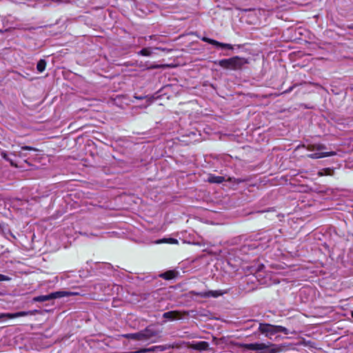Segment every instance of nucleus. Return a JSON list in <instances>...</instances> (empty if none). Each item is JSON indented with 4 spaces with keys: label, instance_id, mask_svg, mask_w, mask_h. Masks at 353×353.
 Here are the masks:
<instances>
[{
    "label": "nucleus",
    "instance_id": "obj_1",
    "mask_svg": "<svg viewBox=\"0 0 353 353\" xmlns=\"http://www.w3.org/2000/svg\"><path fill=\"white\" fill-rule=\"evenodd\" d=\"M325 148V145L321 143L310 144L307 145V150L313 152V153L308 154L307 157L311 159H316L336 155V152L333 151L323 152Z\"/></svg>",
    "mask_w": 353,
    "mask_h": 353
},
{
    "label": "nucleus",
    "instance_id": "obj_2",
    "mask_svg": "<svg viewBox=\"0 0 353 353\" xmlns=\"http://www.w3.org/2000/svg\"><path fill=\"white\" fill-rule=\"evenodd\" d=\"M259 330L270 339H272L279 332H282L285 334H289L290 333V332L285 327L268 323H260Z\"/></svg>",
    "mask_w": 353,
    "mask_h": 353
},
{
    "label": "nucleus",
    "instance_id": "obj_3",
    "mask_svg": "<svg viewBox=\"0 0 353 353\" xmlns=\"http://www.w3.org/2000/svg\"><path fill=\"white\" fill-rule=\"evenodd\" d=\"M80 293L77 292H72V291H65V290H61V291H57L54 292H52L49 294L46 295H40L35 296L33 299V301L35 302H45L49 300L55 299H60L65 296H77L79 295Z\"/></svg>",
    "mask_w": 353,
    "mask_h": 353
},
{
    "label": "nucleus",
    "instance_id": "obj_4",
    "mask_svg": "<svg viewBox=\"0 0 353 353\" xmlns=\"http://www.w3.org/2000/svg\"><path fill=\"white\" fill-rule=\"evenodd\" d=\"M141 341L148 343H153L157 341L159 337V331L153 325L148 326L144 330L140 331Z\"/></svg>",
    "mask_w": 353,
    "mask_h": 353
},
{
    "label": "nucleus",
    "instance_id": "obj_5",
    "mask_svg": "<svg viewBox=\"0 0 353 353\" xmlns=\"http://www.w3.org/2000/svg\"><path fill=\"white\" fill-rule=\"evenodd\" d=\"M225 290H207L204 292H196L190 291V294L193 296H197L201 298L209 299V298H217L225 294Z\"/></svg>",
    "mask_w": 353,
    "mask_h": 353
},
{
    "label": "nucleus",
    "instance_id": "obj_6",
    "mask_svg": "<svg viewBox=\"0 0 353 353\" xmlns=\"http://www.w3.org/2000/svg\"><path fill=\"white\" fill-rule=\"evenodd\" d=\"M202 40L203 41H205V42L210 43V44L214 45V46H215L217 48H223V49H228V50H232L233 49V46L231 44L221 43V42H219V41H217L216 40H214L212 39H210V38H207V37H203Z\"/></svg>",
    "mask_w": 353,
    "mask_h": 353
},
{
    "label": "nucleus",
    "instance_id": "obj_7",
    "mask_svg": "<svg viewBox=\"0 0 353 353\" xmlns=\"http://www.w3.org/2000/svg\"><path fill=\"white\" fill-rule=\"evenodd\" d=\"M231 59L232 64V70H239L241 68V67L247 63L246 60L244 58H241L237 56L232 57Z\"/></svg>",
    "mask_w": 353,
    "mask_h": 353
},
{
    "label": "nucleus",
    "instance_id": "obj_8",
    "mask_svg": "<svg viewBox=\"0 0 353 353\" xmlns=\"http://www.w3.org/2000/svg\"><path fill=\"white\" fill-rule=\"evenodd\" d=\"M33 314V312L32 311H23V312H18L15 313H6V314H2L0 317L1 316H6L8 319H14L21 316H25L28 315H32Z\"/></svg>",
    "mask_w": 353,
    "mask_h": 353
},
{
    "label": "nucleus",
    "instance_id": "obj_9",
    "mask_svg": "<svg viewBox=\"0 0 353 353\" xmlns=\"http://www.w3.org/2000/svg\"><path fill=\"white\" fill-rule=\"evenodd\" d=\"M245 347L250 350H261L266 347L263 343H249L245 345Z\"/></svg>",
    "mask_w": 353,
    "mask_h": 353
},
{
    "label": "nucleus",
    "instance_id": "obj_10",
    "mask_svg": "<svg viewBox=\"0 0 353 353\" xmlns=\"http://www.w3.org/2000/svg\"><path fill=\"white\" fill-rule=\"evenodd\" d=\"M218 64L223 68L232 70L231 58L219 60Z\"/></svg>",
    "mask_w": 353,
    "mask_h": 353
},
{
    "label": "nucleus",
    "instance_id": "obj_11",
    "mask_svg": "<svg viewBox=\"0 0 353 353\" xmlns=\"http://www.w3.org/2000/svg\"><path fill=\"white\" fill-rule=\"evenodd\" d=\"M208 181L211 183H221L225 181V178L221 176H215L214 174H209Z\"/></svg>",
    "mask_w": 353,
    "mask_h": 353
},
{
    "label": "nucleus",
    "instance_id": "obj_12",
    "mask_svg": "<svg viewBox=\"0 0 353 353\" xmlns=\"http://www.w3.org/2000/svg\"><path fill=\"white\" fill-rule=\"evenodd\" d=\"M208 343L206 341H199L192 344V347L198 350H205L208 347Z\"/></svg>",
    "mask_w": 353,
    "mask_h": 353
},
{
    "label": "nucleus",
    "instance_id": "obj_13",
    "mask_svg": "<svg viewBox=\"0 0 353 353\" xmlns=\"http://www.w3.org/2000/svg\"><path fill=\"white\" fill-rule=\"evenodd\" d=\"M156 244H160V243H170V244H178L179 241L177 239L174 238H163L161 239L157 240L154 242Z\"/></svg>",
    "mask_w": 353,
    "mask_h": 353
},
{
    "label": "nucleus",
    "instance_id": "obj_14",
    "mask_svg": "<svg viewBox=\"0 0 353 353\" xmlns=\"http://www.w3.org/2000/svg\"><path fill=\"white\" fill-rule=\"evenodd\" d=\"M119 336L141 341L140 332H138L137 333L121 334L119 335Z\"/></svg>",
    "mask_w": 353,
    "mask_h": 353
},
{
    "label": "nucleus",
    "instance_id": "obj_15",
    "mask_svg": "<svg viewBox=\"0 0 353 353\" xmlns=\"http://www.w3.org/2000/svg\"><path fill=\"white\" fill-rule=\"evenodd\" d=\"M175 272L174 271H168L164 273H162L160 276L164 279L170 280L175 277Z\"/></svg>",
    "mask_w": 353,
    "mask_h": 353
},
{
    "label": "nucleus",
    "instance_id": "obj_16",
    "mask_svg": "<svg viewBox=\"0 0 353 353\" xmlns=\"http://www.w3.org/2000/svg\"><path fill=\"white\" fill-rule=\"evenodd\" d=\"M163 316L165 319H168L169 320H173L175 318H176L177 313L176 312H174V311H170V312H165L163 314Z\"/></svg>",
    "mask_w": 353,
    "mask_h": 353
},
{
    "label": "nucleus",
    "instance_id": "obj_17",
    "mask_svg": "<svg viewBox=\"0 0 353 353\" xmlns=\"http://www.w3.org/2000/svg\"><path fill=\"white\" fill-rule=\"evenodd\" d=\"M46 65V62L44 59H41L39 61L37 65V69L39 72H42L45 70Z\"/></svg>",
    "mask_w": 353,
    "mask_h": 353
},
{
    "label": "nucleus",
    "instance_id": "obj_18",
    "mask_svg": "<svg viewBox=\"0 0 353 353\" xmlns=\"http://www.w3.org/2000/svg\"><path fill=\"white\" fill-rule=\"evenodd\" d=\"M172 346L170 345H156V352H163L165 350H169L172 348Z\"/></svg>",
    "mask_w": 353,
    "mask_h": 353
},
{
    "label": "nucleus",
    "instance_id": "obj_19",
    "mask_svg": "<svg viewBox=\"0 0 353 353\" xmlns=\"http://www.w3.org/2000/svg\"><path fill=\"white\" fill-rule=\"evenodd\" d=\"M138 54L144 56V57H150L151 55V51H150V48H143L142 50H141L138 52Z\"/></svg>",
    "mask_w": 353,
    "mask_h": 353
},
{
    "label": "nucleus",
    "instance_id": "obj_20",
    "mask_svg": "<svg viewBox=\"0 0 353 353\" xmlns=\"http://www.w3.org/2000/svg\"><path fill=\"white\" fill-rule=\"evenodd\" d=\"M333 170L330 168H325L318 172L319 176L331 175Z\"/></svg>",
    "mask_w": 353,
    "mask_h": 353
},
{
    "label": "nucleus",
    "instance_id": "obj_21",
    "mask_svg": "<svg viewBox=\"0 0 353 353\" xmlns=\"http://www.w3.org/2000/svg\"><path fill=\"white\" fill-rule=\"evenodd\" d=\"M156 352L155 346H152L149 348H143L139 350H137V352L142 353V352Z\"/></svg>",
    "mask_w": 353,
    "mask_h": 353
},
{
    "label": "nucleus",
    "instance_id": "obj_22",
    "mask_svg": "<svg viewBox=\"0 0 353 353\" xmlns=\"http://www.w3.org/2000/svg\"><path fill=\"white\" fill-rule=\"evenodd\" d=\"M1 157H3V159H4L5 160H6V161H8L10 162L12 165L13 164V163H12V161L9 159L8 155V154L6 153V151H2V152H1Z\"/></svg>",
    "mask_w": 353,
    "mask_h": 353
},
{
    "label": "nucleus",
    "instance_id": "obj_23",
    "mask_svg": "<svg viewBox=\"0 0 353 353\" xmlns=\"http://www.w3.org/2000/svg\"><path fill=\"white\" fill-rule=\"evenodd\" d=\"M21 150L36 151L37 150L30 146H23V147H21Z\"/></svg>",
    "mask_w": 353,
    "mask_h": 353
},
{
    "label": "nucleus",
    "instance_id": "obj_24",
    "mask_svg": "<svg viewBox=\"0 0 353 353\" xmlns=\"http://www.w3.org/2000/svg\"><path fill=\"white\" fill-rule=\"evenodd\" d=\"M10 278L6 275L0 274V281H9Z\"/></svg>",
    "mask_w": 353,
    "mask_h": 353
},
{
    "label": "nucleus",
    "instance_id": "obj_25",
    "mask_svg": "<svg viewBox=\"0 0 353 353\" xmlns=\"http://www.w3.org/2000/svg\"><path fill=\"white\" fill-rule=\"evenodd\" d=\"M12 154H13L14 156H19V157H21L23 155L21 152H19V153L18 154H17V152L15 151L12 152Z\"/></svg>",
    "mask_w": 353,
    "mask_h": 353
},
{
    "label": "nucleus",
    "instance_id": "obj_26",
    "mask_svg": "<svg viewBox=\"0 0 353 353\" xmlns=\"http://www.w3.org/2000/svg\"><path fill=\"white\" fill-rule=\"evenodd\" d=\"M160 66L158 65H152L150 67V68H152V69H154V68H159Z\"/></svg>",
    "mask_w": 353,
    "mask_h": 353
},
{
    "label": "nucleus",
    "instance_id": "obj_27",
    "mask_svg": "<svg viewBox=\"0 0 353 353\" xmlns=\"http://www.w3.org/2000/svg\"><path fill=\"white\" fill-rule=\"evenodd\" d=\"M121 353H139V352H137V351H134V352H121Z\"/></svg>",
    "mask_w": 353,
    "mask_h": 353
},
{
    "label": "nucleus",
    "instance_id": "obj_28",
    "mask_svg": "<svg viewBox=\"0 0 353 353\" xmlns=\"http://www.w3.org/2000/svg\"><path fill=\"white\" fill-rule=\"evenodd\" d=\"M349 28H350V29L353 30V24L350 25V26H349Z\"/></svg>",
    "mask_w": 353,
    "mask_h": 353
},
{
    "label": "nucleus",
    "instance_id": "obj_29",
    "mask_svg": "<svg viewBox=\"0 0 353 353\" xmlns=\"http://www.w3.org/2000/svg\"><path fill=\"white\" fill-rule=\"evenodd\" d=\"M352 316H353V312H352Z\"/></svg>",
    "mask_w": 353,
    "mask_h": 353
}]
</instances>
